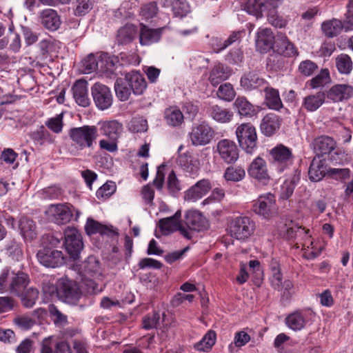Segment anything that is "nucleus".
Wrapping results in <instances>:
<instances>
[{"instance_id": "f257e3e1", "label": "nucleus", "mask_w": 353, "mask_h": 353, "mask_svg": "<svg viewBox=\"0 0 353 353\" xmlns=\"http://www.w3.org/2000/svg\"><path fill=\"white\" fill-rule=\"evenodd\" d=\"M119 64V58L107 53L90 54L84 58L81 63L80 70L83 73L89 74L94 71L102 77L112 78Z\"/></svg>"}, {"instance_id": "f03ea898", "label": "nucleus", "mask_w": 353, "mask_h": 353, "mask_svg": "<svg viewBox=\"0 0 353 353\" xmlns=\"http://www.w3.org/2000/svg\"><path fill=\"white\" fill-rule=\"evenodd\" d=\"M69 136L72 141L70 152L77 155L80 150L93 146L97 137V130L93 125L73 128L70 130Z\"/></svg>"}, {"instance_id": "7ed1b4c3", "label": "nucleus", "mask_w": 353, "mask_h": 353, "mask_svg": "<svg viewBox=\"0 0 353 353\" xmlns=\"http://www.w3.org/2000/svg\"><path fill=\"white\" fill-rule=\"evenodd\" d=\"M229 233L237 240L245 241L255 230V223L248 216H238L229 224Z\"/></svg>"}, {"instance_id": "20e7f679", "label": "nucleus", "mask_w": 353, "mask_h": 353, "mask_svg": "<svg viewBox=\"0 0 353 353\" xmlns=\"http://www.w3.org/2000/svg\"><path fill=\"white\" fill-rule=\"evenodd\" d=\"M236 134L240 146L247 153H252L256 145V132L255 128L249 123H242L236 130Z\"/></svg>"}, {"instance_id": "39448f33", "label": "nucleus", "mask_w": 353, "mask_h": 353, "mask_svg": "<svg viewBox=\"0 0 353 353\" xmlns=\"http://www.w3.org/2000/svg\"><path fill=\"white\" fill-rule=\"evenodd\" d=\"M74 211L70 204H53L48 207L46 213L50 221L57 225H64L72 220Z\"/></svg>"}, {"instance_id": "423d86ee", "label": "nucleus", "mask_w": 353, "mask_h": 353, "mask_svg": "<svg viewBox=\"0 0 353 353\" xmlns=\"http://www.w3.org/2000/svg\"><path fill=\"white\" fill-rule=\"evenodd\" d=\"M38 261L46 268H55L64 264L65 258L61 251L49 246H43L37 254Z\"/></svg>"}, {"instance_id": "0eeeda50", "label": "nucleus", "mask_w": 353, "mask_h": 353, "mask_svg": "<svg viewBox=\"0 0 353 353\" xmlns=\"http://www.w3.org/2000/svg\"><path fill=\"white\" fill-rule=\"evenodd\" d=\"M271 163L279 172H283L292 163L291 150L283 145H278L270 151Z\"/></svg>"}, {"instance_id": "6e6552de", "label": "nucleus", "mask_w": 353, "mask_h": 353, "mask_svg": "<svg viewBox=\"0 0 353 353\" xmlns=\"http://www.w3.org/2000/svg\"><path fill=\"white\" fill-rule=\"evenodd\" d=\"M65 250L73 260H76L83 249L82 237L74 228H68L64 232Z\"/></svg>"}, {"instance_id": "1a4fd4ad", "label": "nucleus", "mask_w": 353, "mask_h": 353, "mask_svg": "<svg viewBox=\"0 0 353 353\" xmlns=\"http://www.w3.org/2000/svg\"><path fill=\"white\" fill-rule=\"evenodd\" d=\"M252 209L256 214L270 219L276 213L274 196L270 193L260 196L254 202Z\"/></svg>"}, {"instance_id": "9d476101", "label": "nucleus", "mask_w": 353, "mask_h": 353, "mask_svg": "<svg viewBox=\"0 0 353 353\" xmlns=\"http://www.w3.org/2000/svg\"><path fill=\"white\" fill-rule=\"evenodd\" d=\"M214 137V130L205 123L194 125L190 133V139L195 146L208 144Z\"/></svg>"}, {"instance_id": "9b49d317", "label": "nucleus", "mask_w": 353, "mask_h": 353, "mask_svg": "<svg viewBox=\"0 0 353 353\" xmlns=\"http://www.w3.org/2000/svg\"><path fill=\"white\" fill-rule=\"evenodd\" d=\"M216 152L226 163H234L239 159V149L236 143L229 139L220 140L216 145Z\"/></svg>"}, {"instance_id": "f8f14e48", "label": "nucleus", "mask_w": 353, "mask_h": 353, "mask_svg": "<svg viewBox=\"0 0 353 353\" xmlns=\"http://www.w3.org/2000/svg\"><path fill=\"white\" fill-rule=\"evenodd\" d=\"M181 211L178 210L173 216L162 219L159 221V228L163 234H169L174 231L179 230L185 237L187 239L190 238L188 231L181 226Z\"/></svg>"}, {"instance_id": "ddd939ff", "label": "nucleus", "mask_w": 353, "mask_h": 353, "mask_svg": "<svg viewBox=\"0 0 353 353\" xmlns=\"http://www.w3.org/2000/svg\"><path fill=\"white\" fill-rule=\"evenodd\" d=\"M59 296L68 303L74 304L81 296V292L77 285L70 280H65L59 286Z\"/></svg>"}, {"instance_id": "4468645a", "label": "nucleus", "mask_w": 353, "mask_h": 353, "mask_svg": "<svg viewBox=\"0 0 353 353\" xmlns=\"http://www.w3.org/2000/svg\"><path fill=\"white\" fill-rule=\"evenodd\" d=\"M276 38L271 29L261 28L258 30L256 37V47L261 52H266L274 49Z\"/></svg>"}, {"instance_id": "2eb2a0df", "label": "nucleus", "mask_w": 353, "mask_h": 353, "mask_svg": "<svg viewBox=\"0 0 353 353\" xmlns=\"http://www.w3.org/2000/svg\"><path fill=\"white\" fill-rule=\"evenodd\" d=\"M210 181L208 179L199 181L185 193V200L196 201L205 195L211 189Z\"/></svg>"}, {"instance_id": "dca6fc26", "label": "nucleus", "mask_w": 353, "mask_h": 353, "mask_svg": "<svg viewBox=\"0 0 353 353\" xmlns=\"http://www.w3.org/2000/svg\"><path fill=\"white\" fill-rule=\"evenodd\" d=\"M248 174L259 181H265L270 179L265 161L256 157L250 165L248 169Z\"/></svg>"}, {"instance_id": "f3484780", "label": "nucleus", "mask_w": 353, "mask_h": 353, "mask_svg": "<svg viewBox=\"0 0 353 353\" xmlns=\"http://www.w3.org/2000/svg\"><path fill=\"white\" fill-rule=\"evenodd\" d=\"M274 50L285 57H292L298 55L296 48L283 34H279L276 36Z\"/></svg>"}, {"instance_id": "a211bd4d", "label": "nucleus", "mask_w": 353, "mask_h": 353, "mask_svg": "<svg viewBox=\"0 0 353 353\" xmlns=\"http://www.w3.org/2000/svg\"><path fill=\"white\" fill-rule=\"evenodd\" d=\"M327 172L325 159L320 155H316L312 161L308 175L310 181L318 182L322 180Z\"/></svg>"}, {"instance_id": "6ab92c4d", "label": "nucleus", "mask_w": 353, "mask_h": 353, "mask_svg": "<svg viewBox=\"0 0 353 353\" xmlns=\"http://www.w3.org/2000/svg\"><path fill=\"white\" fill-rule=\"evenodd\" d=\"M281 119L274 113L267 114L262 119L260 128L263 134L270 137L274 134L280 128Z\"/></svg>"}, {"instance_id": "aec40b11", "label": "nucleus", "mask_w": 353, "mask_h": 353, "mask_svg": "<svg viewBox=\"0 0 353 353\" xmlns=\"http://www.w3.org/2000/svg\"><path fill=\"white\" fill-rule=\"evenodd\" d=\"M185 223L192 230L200 231L207 228L208 221L197 210H188L185 215Z\"/></svg>"}, {"instance_id": "412c9836", "label": "nucleus", "mask_w": 353, "mask_h": 353, "mask_svg": "<svg viewBox=\"0 0 353 353\" xmlns=\"http://www.w3.org/2000/svg\"><path fill=\"white\" fill-rule=\"evenodd\" d=\"M40 353H72L69 344L65 341L53 343L51 337L43 340Z\"/></svg>"}, {"instance_id": "4be33fe9", "label": "nucleus", "mask_w": 353, "mask_h": 353, "mask_svg": "<svg viewBox=\"0 0 353 353\" xmlns=\"http://www.w3.org/2000/svg\"><path fill=\"white\" fill-rule=\"evenodd\" d=\"M81 270L85 276L100 279L102 277L101 265L94 256H88L80 265Z\"/></svg>"}, {"instance_id": "5701e85b", "label": "nucleus", "mask_w": 353, "mask_h": 353, "mask_svg": "<svg viewBox=\"0 0 353 353\" xmlns=\"http://www.w3.org/2000/svg\"><path fill=\"white\" fill-rule=\"evenodd\" d=\"M287 326L294 330L299 331L305 327L308 322V316L306 312L296 311L288 315L285 319Z\"/></svg>"}, {"instance_id": "b1692460", "label": "nucleus", "mask_w": 353, "mask_h": 353, "mask_svg": "<svg viewBox=\"0 0 353 353\" xmlns=\"http://www.w3.org/2000/svg\"><path fill=\"white\" fill-rule=\"evenodd\" d=\"M336 146L334 140L327 136H321L314 139L313 142L314 150L318 153L317 155L322 157L323 154L330 153Z\"/></svg>"}, {"instance_id": "393cba45", "label": "nucleus", "mask_w": 353, "mask_h": 353, "mask_svg": "<svg viewBox=\"0 0 353 353\" xmlns=\"http://www.w3.org/2000/svg\"><path fill=\"white\" fill-rule=\"evenodd\" d=\"M230 74L231 70L228 67L221 63H217L210 71L209 80L212 86H216L226 80Z\"/></svg>"}, {"instance_id": "a878e982", "label": "nucleus", "mask_w": 353, "mask_h": 353, "mask_svg": "<svg viewBox=\"0 0 353 353\" xmlns=\"http://www.w3.org/2000/svg\"><path fill=\"white\" fill-rule=\"evenodd\" d=\"M92 94L99 109L105 110L111 106L113 99L110 90H92Z\"/></svg>"}, {"instance_id": "bb28decb", "label": "nucleus", "mask_w": 353, "mask_h": 353, "mask_svg": "<svg viewBox=\"0 0 353 353\" xmlns=\"http://www.w3.org/2000/svg\"><path fill=\"white\" fill-rule=\"evenodd\" d=\"M301 172L299 170H294V174L290 179H287L281 187L280 197L282 199H288L290 198L300 180Z\"/></svg>"}, {"instance_id": "cd10ccee", "label": "nucleus", "mask_w": 353, "mask_h": 353, "mask_svg": "<svg viewBox=\"0 0 353 353\" xmlns=\"http://www.w3.org/2000/svg\"><path fill=\"white\" fill-rule=\"evenodd\" d=\"M41 23L48 30H56L61 21L57 12L52 9H46L41 12Z\"/></svg>"}, {"instance_id": "c85d7f7f", "label": "nucleus", "mask_w": 353, "mask_h": 353, "mask_svg": "<svg viewBox=\"0 0 353 353\" xmlns=\"http://www.w3.org/2000/svg\"><path fill=\"white\" fill-rule=\"evenodd\" d=\"M19 230L26 241H32L37 236L36 225L34 221L27 217H22L19 221Z\"/></svg>"}, {"instance_id": "c756f323", "label": "nucleus", "mask_w": 353, "mask_h": 353, "mask_svg": "<svg viewBox=\"0 0 353 353\" xmlns=\"http://www.w3.org/2000/svg\"><path fill=\"white\" fill-rule=\"evenodd\" d=\"M162 28L150 29L142 25L140 32V43L150 45L160 39Z\"/></svg>"}, {"instance_id": "7c9ffc66", "label": "nucleus", "mask_w": 353, "mask_h": 353, "mask_svg": "<svg viewBox=\"0 0 353 353\" xmlns=\"http://www.w3.org/2000/svg\"><path fill=\"white\" fill-rule=\"evenodd\" d=\"M13 281L12 283L10 293L17 296H20L26 288L29 280L26 274L22 272L14 273Z\"/></svg>"}, {"instance_id": "2f4dec72", "label": "nucleus", "mask_w": 353, "mask_h": 353, "mask_svg": "<svg viewBox=\"0 0 353 353\" xmlns=\"http://www.w3.org/2000/svg\"><path fill=\"white\" fill-rule=\"evenodd\" d=\"M241 85L245 88H258L259 87L268 88L267 83L254 73L245 74L241 79Z\"/></svg>"}, {"instance_id": "473e14b6", "label": "nucleus", "mask_w": 353, "mask_h": 353, "mask_svg": "<svg viewBox=\"0 0 353 353\" xmlns=\"http://www.w3.org/2000/svg\"><path fill=\"white\" fill-rule=\"evenodd\" d=\"M164 117L167 124L170 126H180L183 123V114L176 107H170L165 109Z\"/></svg>"}, {"instance_id": "72a5a7b5", "label": "nucleus", "mask_w": 353, "mask_h": 353, "mask_svg": "<svg viewBox=\"0 0 353 353\" xmlns=\"http://www.w3.org/2000/svg\"><path fill=\"white\" fill-rule=\"evenodd\" d=\"M210 117L217 122L228 123L233 117V112L226 108L218 105H212L209 109Z\"/></svg>"}, {"instance_id": "f704fd0d", "label": "nucleus", "mask_w": 353, "mask_h": 353, "mask_svg": "<svg viewBox=\"0 0 353 353\" xmlns=\"http://www.w3.org/2000/svg\"><path fill=\"white\" fill-rule=\"evenodd\" d=\"M178 163L184 171L190 174H195L199 170L198 161L188 153L179 155Z\"/></svg>"}, {"instance_id": "c9c22d12", "label": "nucleus", "mask_w": 353, "mask_h": 353, "mask_svg": "<svg viewBox=\"0 0 353 353\" xmlns=\"http://www.w3.org/2000/svg\"><path fill=\"white\" fill-rule=\"evenodd\" d=\"M216 339V332L213 330H209L200 341L194 345V348L199 352H208L215 344Z\"/></svg>"}, {"instance_id": "e433bc0d", "label": "nucleus", "mask_w": 353, "mask_h": 353, "mask_svg": "<svg viewBox=\"0 0 353 353\" xmlns=\"http://www.w3.org/2000/svg\"><path fill=\"white\" fill-rule=\"evenodd\" d=\"M85 230L88 235L99 233L102 235H109L112 232V230L108 226L94 220L92 218L87 219L85 225Z\"/></svg>"}, {"instance_id": "4c0bfd02", "label": "nucleus", "mask_w": 353, "mask_h": 353, "mask_svg": "<svg viewBox=\"0 0 353 353\" xmlns=\"http://www.w3.org/2000/svg\"><path fill=\"white\" fill-rule=\"evenodd\" d=\"M343 28L342 22L335 19L325 21L321 25L323 32L328 37L336 36L341 32Z\"/></svg>"}, {"instance_id": "58836bf2", "label": "nucleus", "mask_w": 353, "mask_h": 353, "mask_svg": "<svg viewBox=\"0 0 353 353\" xmlns=\"http://www.w3.org/2000/svg\"><path fill=\"white\" fill-rule=\"evenodd\" d=\"M325 93L319 92L315 94L309 95L304 99L303 106L310 112L316 110L324 102Z\"/></svg>"}, {"instance_id": "ea45409f", "label": "nucleus", "mask_w": 353, "mask_h": 353, "mask_svg": "<svg viewBox=\"0 0 353 353\" xmlns=\"http://www.w3.org/2000/svg\"><path fill=\"white\" fill-rule=\"evenodd\" d=\"M102 130L105 136L116 141L122 131V125L117 121H107L103 124Z\"/></svg>"}, {"instance_id": "a19ab883", "label": "nucleus", "mask_w": 353, "mask_h": 353, "mask_svg": "<svg viewBox=\"0 0 353 353\" xmlns=\"http://www.w3.org/2000/svg\"><path fill=\"white\" fill-rule=\"evenodd\" d=\"M224 178L227 181L239 182L245 176V171L241 166H230L224 172Z\"/></svg>"}, {"instance_id": "79ce46f5", "label": "nucleus", "mask_w": 353, "mask_h": 353, "mask_svg": "<svg viewBox=\"0 0 353 353\" xmlns=\"http://www.w3.org/2000/svg\"><path fill=\"white\" fill-rule=\"evenodd\" d=\"M125 81L130 88H145L146 82L143 77L137 71L126 74Z\"/></svg>"}, {"instance_id": "37998d69", "label": "nucleus", "mask_w": 353, "mask_h": 353, "mask_svg": "<svg viewBox=\"0 0 353 353\" xmlns=\"http://www.w3.org/2000/svg\"><path fill=\"white\" fill-rule=\"evenodd\" d=\"M19 296H21L22 305L26 308L32 307L39 297V291L34 288H30L24 290Z\"/></svg>"}, {"instance_id": "c03bdc74", "label": "nucleus", "mask_w": 353, "mask_h": 353, "mask_svg": "<svg viewBox=\"0 0 353 353\" xmlns=\"http://www.w3.org/2000/svg\"><path fill=\"white\" fill-rule=\"evenodd\" d=\"M265 103L273 110H279L282 107L278 90H265Z\"/></svg>"}, {"instance_id": "a18cd8bd", "label": "nucleus", "mask_w": 353, "mask_h": 353, "mask_svg": "<svg viewBox=\"0 0 353 353\" xmlns=\"http://www.w3.org/2000/svg\"><path fill=\"white\" fill-rule=\"evenodd\" d=\"M136 35V28L132 25H127L118 31L117 39L121 43H127L131 41Z\"/></svg>"}, {"instance_id": "49530a36", "label": "nucleus", "mask_w": 353, "mask_h": 353, "mask_svg": "<svg viewBox=\"0 0 353 353\" xmlns=\"http://www.w3.org/2000/svg\"><path fill=\"white\" fill-rule=\"evenodd\" d=\"M331 82L330 72L327 69H323L320 73L311 80L312 88L328 86Z\"/></svg>"}, {"instance_id": "de8ad7c7", "label": "nucleus", "mask_w": 353, "mask_h": 353, "mask_svg": "<svg viewBox=\"0 0 353 353\" xmlns=\"http://www.w3.org/2000/svg\"><path fill=\"white\" fill-rule=\"evenodd\" d=\"M234 105L242 116H252L254 113V108L244 97H238Z\"/></svg>"}, {"instance_id": "09e8293b", "label": "nucleus", "mask_w": 353, "mask_h": 353, "mask_svg": "<svg viewBox=\"0 0 353 353\" xmlns=\"http://www.w3.org/2000/svg\"><path fill=\"white\" fill-rule=\"evenodd\" d=\"M13 271L3 270L0 275V292H10L11 290L12 283L14 277Z\"/></svg>"}, {"instance_id": "8fccbe9b", "label": "nucleus", "mask_w": 353, "mask_h": 353, "mask_svg": "<svg viewBox=\"0 0 353 353\" xmlns=\"http://www.w3.org/2000/svg\"><path fill=\"white\" fill-rule=\"evenodd\" d=\"M336 65L341 73L348 74L352 70V63L349 56L342 54L336 57Z\"/></svg>"}, {"instance_id": "3c124183", "label": "nucleus", "mask_w": 353, "mask_h": 353, "mask_svg": "<svg viewBox=\"0 0 353 353\" xmlns=\"http://www.w3.org/2000/svg\"><path fill=\"white\" fill-rule=\"evenodd\" d=\"M260 2L261 0H248L245 4L244 9L250 14L259 18L263 13V5H261Z\"/></svg>"}, {"instance_id": "603ef678", "label": "nucleus", "mask_w": 353, "mask_h": 353, "mask_svg": "<svg viewBox=\"0 0 353 353\" xmlns=\"http://www.w3.org/2000/svg\"><path fill=\"white\" fill-rule=\"evenodd\" d=\"M172 11L178 17L185 16L190 12V6L185 0H173Z\"/></svg>"}, {"instance_id": "864d4df0", "label": "nucleus", "mask_w": 353, "mask_h": 353, "mask_svg": "<svg viewBox=\"0 0 353 353\" xmlns=\"http://www.w3.org/2000/svg\"><path fill=\"white\" fill-rule=\"evenodd\" d=\"M308 232L309 230L295 225L286 229L285 237L288 239L302 238L303 236L308 238Z\"/></svg>"}, {"instance_id": "5fc2aeb1", "label": "nucleus", "mask_w": 353, "mask_h": 353, "mask_svg": "<svg viewBox=\"0 0 353 353\" xmlns=\"http://www.w3.org/2000/svg\"><path fill=\"white\" fill-rule=\"evenodd\" d=\"M73 97L77 103L82 107H88L90 104V99L87 90H72Z\"/></svg>"}, {"instance_id": "6e6d98bb", "label": "nucleus", "mask_w": 353, "mask_h": 353, "mask_svg": "<svg viewBox=\"0 0 353 353\" xmlns=\"http://www.w3.org/2000/svg\"><path fill=\"white\" fill-rule=\"evenodd\" d=\"M318 68L316 63L311 60H305L300 63L298 70L302 75L308 77L312 75Z\"/></svg>"}, {"instance_id": "4d7b16f0", "label": "nucleus", "mask_w": 353, "mask_h": 353, "mask_svg": "<svg viewBox=\"0 0 353 353\" xmlns=\"http://www.w3.org/2000/svg\"><path fill=\"white\" fill-rule=\"evenodd\" d=\"M167 188L169 192L172 195L177 194L181 189L180 182L176 178L175 172L173 170L170 172L168 175Z\"/></svg>"}, {"instance_id": "13d9d810", "label": "nucleus", "mask_w": 353, "mask_h": 353, "mask_svg": "<svg viewBox=\"0 0 353 353\" xmlns=\"http://www.w3.org/2000/svg\"><path fill=\"white\" fill-rule=\"evenodd\" d=\"M147 129V121L141 117L132 119L129 124V130L133 132H145Z\"/></svg>"}, {"instance_id": "bf43d9fd", "label": "nucleus", "mask_w": 353, "mask_h": 353, "mask_svg": "<svg viewBox=\"0 0 353 353\" xmlns=\"http://www.w3.org/2000/svg\"><path fill=\"white\" fill-rule=\"evenodd\" d=\"M157 6L155 3H150L144 5L141 10V16L146 21L152 19L157 14Z\"/></svg>"}, {"instance_id": "052dcab7", "label": "nucleus", "mask_w": 353, "mask_h": 353, "mask_svg": "<svg viewBox=\"0 0 353 353\" xmlns=\"http://www.w3.org/2000/svg\"><path fill=\"white\" fill-rule=\"evenodd\" d=\"M14 324L21 330H30L34 324L35 321L28 316H19L14 319Z\"/></svg>"}, {"instance_id": "680f3d73", "label": "nucleus", "mask_w": 353, "mask_h": 353, "mask_svg": "<svg viewBox=\"0 0 353 353\" xmlns=\"http://www.w3.org/2000/svg\"><path fill=\"white\" fill-rule=\"evenodd\" d=\"M116 190V185L113 182L106 183L103 185L96 193L98 199H107Z\"/></svg>"}, {"instance_id": "e2e57ef3", "label": "nucleus", "mask_w": 353, "mask_h": 353, "mask_svg": "<svg viewBox=\"0 0 353 353\" xmlns=\"http://www.w3.org/2000/svg\"><path fill=\"white\" fill-rule=\"evenodd\" d=\"M63 116L58 114L54 117L50 118L46 122V126L55 133H59L63 128Z\"/></svg>"}, {"instance_id": "0e129e2a", "label": "nucleus", "mask_w": 353, "mask_h": 353, "mask_svg": "<svg viewBox=\"0 0 353 353\" xmlns=\"http://www.w3.org/2000/svg\"><path fill=\"white\" fill-rule=\"evenodd\" d=\"M94 0H77L75 13L78 15L87 14L93 7Z\"/></svg>"}, {"instance_id": "69168bd1", "label": "nucleus", "mask_w": 353, "mask_h": 353, "mask_svg": "<svg viewBox=\"0 0 353 353\" xmlns=\"http://www.w3.org/2000/svg\"><path fill=\"white\" fill-rule=\"evenodd\" d=\"M327 95L329 99L337 102L347 99L350 93L349 90H328Z\"/></svg>"}, {"instance_id": "338daca9", "label": "nucleus", "mask_w": 353, "mask_h": 353, "mask_svg": "<svg viewBox=\"0 0 353 353\" xmlns=\"http://www.w3.org/2000/svg\"><path fill=\"white\" fill-rule=\"evenodd\" d=\"M268 20L270 24L279 28H284L288 23V21L279 16L276 12L269 13L268 14Z\"/></svg>"}, {"instance_id": "774afa93", "label": "nucleus", "mask_w": 353, "mask_h": 353, "mask_svg": "<svg viewBox=\"0 0 353 353\" xmlns=\"http://www.w3.org/2000/svg\"><path fill=\"white\" fill-rule=\"evenodd\" d=\"M160 319V316L158 313H153L151 315L146 316L143 320V328L145 330H150L157 327Z\"/></svg>"}]
</instances>
